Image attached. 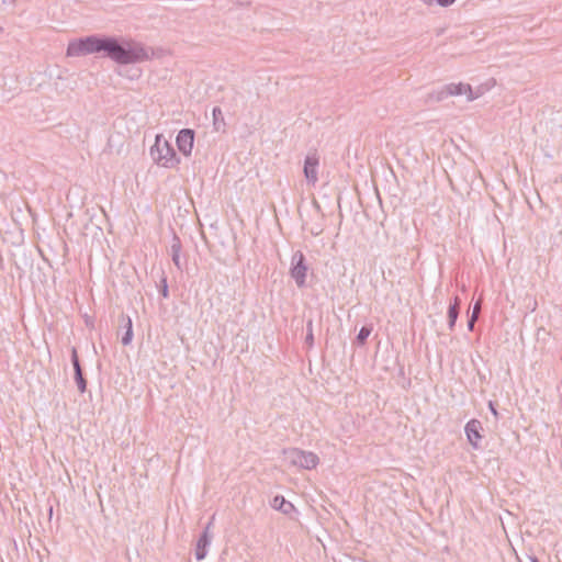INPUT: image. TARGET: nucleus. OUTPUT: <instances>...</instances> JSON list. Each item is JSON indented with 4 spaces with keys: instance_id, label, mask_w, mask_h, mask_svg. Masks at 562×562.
I'll return each mask as SVG.
<instances>
[{
    "instance_id": "nucleus-22",
    "label": "nucleus",
    "mask_w": 562,
    "mask_h": 562,
    "mask_svg": "<svg viewBox=\"0 0 562 562\" xmlns=\"http://www.w3.org/2000/svg\"><path fill=\"white\" fill-rule=\"evenodd\" d=\"M222 115V110L220 108H214L213 109V116H214V121L216 122L218 120V117Z\"/></svg>"
},
{
    "instance_id": "nucleus-4",
    "label": "nucleus",
    "mask_w": 562,
    "mask_h": 562,
    "mask_svg": "<svg viewBox=\"0 0 562 562\" xmlns=\"http://www.w3.org/2000/svg\"><path fill=\"white\" fill-rule=\"evenodd\" d=\"M308 267L305 263V257L301 250L295 251L291 257L290 276L299 288L306 283Z\"/></svg>"
},
{
    "instance_id": "nucleus-17",
    "label": "nucleus",
    "mask_w": 562,
    "mask_h": 562,
    "mask_svg": "<svg viewBox=\"0 0 562 562\" xmlns=\"http://www.w3.org/2000/svg\"><path fill=\"white\" fill-rule=\"evenodd\" d=\"M161 284H162V286H161V291H160V293H161V295H162L164 297H168V295H169V291H168V284H167V280H166V278H162V280H161Z\"/></svg>"
},
{
    "instance_id": "nucleus-14",
    "label": "nucleus",
    "mask_w": 562,
    "mask_h": 562,
    "mask_svg": "<svg viewBox=\"0 0 562 562\" xmlns=\"http://www.w3.org/2000/svg\"><path fill=\"white\" fill-rule=\"evenodd\" d=\"M132 339H133L132 321L130 317H127L126 331L124 333V335L122 337V344L124 346H127L132 342Z\"/></svg>"
},
{
    "instance_id": "nucleus-3",
    "label": "nucleus",
    "mask_w": 562,
    "mask_h": 562,
    "mask_svg": "<svg viewBox=\"0 0 562 562\" xmlns=\"http://www.w3.org/2000/svg\"><path fill=\"white\" fill-rule=\"evenodd\" d=\"M285 460L294 467L312 470L315 469L319 463V458L312 451L301 450L299 448H290L283 450Z\"/></svg>"
},
{
    "instance_id": "nucleus-16",
    "label": "nucleus",
    "mask_w": 562,
    "mask_h": 562,
    "mask_svg": "<svg viewBox=\"0 0 562 562\" xmlns=\"http://www.w3.org/2000/svg\"><path fill=\"white\" fill-rule=\"evenodd\" d=\"M447 91H448V87H447V85H446V86H443L441 89H439L438 91H436V92L434 93V98H435L437 101H442V100H445L446 98L450 97V95L447 93Z\"/></svg>"
},
{
    "instance_id": "nucleus-13",
    "label": "nucleus",
    "mask_w": 562,
    "mask_h": 562,
    "mask_svg": "<svg viewBox=\"0 0 562 562\" xmlns=\"http://www.w3.org/2000/svg\"><path fill=\"white\" fill-rule=\"evenodd\" d=\"M461 300L454 296L448 308V326L452 330L459 316Z\"/></svg>"
},
{
    "instance_id": "nucleus-25",
    "label": "nucleus",
    "mask_w": 562,
    "mask_h": 562,
    "mask_svg": "<svg viewBox=\"0 0 562 562\" xmlns=\"http://www.w3.org/2000/svg\"><path fill=\"white\" fill-rule=\"evenodd\" d=\"M425 4L431 5L436 0H422Z\"/></svg>"
},
{
    "instance_id": "nucleus-20",
    "label": "nucleus",
    "mask_w": 562,
    "mask_h": 562,
    "mask_svg": "<svg viewBox=\"0 0 562 562\" xmlns=\"http://www.w3.org/2000/svg\"><path fill=\"white\" fill-rule=\"evenodd\" d=\"M436 2L440 5V7H449L451 4H453L456 2V0H436Z\"/></svg>"
},
{
    "instance_id": "nucleus-26",
    "label": "nucleus",
    "mask_w": 562,
    "mask_h": 562,
    "mask_svg": "<svg viewBox=\"0 0 562 562\" xmlns=\"http://www.w3.org/2000/svg\"><path fill=\"white\" fill-rule=\"evenodd\" d=\"M530 562H539L538 558L535 555L529 557Z\"/></svg>"
},
{
    "instance_id": "nucleus-7",
    "label": "nucleus",
    "mask_w": 562,
    "mask_h": 562,
    "mask_svg": "<svg viewBox=\"0 0 562 562\" xmlns=\"http://www.w3.org/2000/svg\"><path fill=\"white\" fill-rule=\"evenodd\" d=\"M211 524L212 522H209L206 525L205 529L203 530V532L201 533L196 541L194 554L198 561H202L207 555L209 547L211 546L212 542V535L210 532Z\"/></svg>"
},
{
    "instance_id": "nucleus-28",
    "label": "nucleus",
    "mask_w": 562,
    "mask_h": 562,
    "mask_svg": "<svg viewBox=\"0 0 562 562\" xmlns=\"http://www.w3.org/2000/svg\"><path fill=\"white\" fill-rule=\"evenodd\" d=\"M240 3H243L244 0H238Z\"/></svg>"
},
{
    "instance_id": "nucleus-27",
    "label": "nucleus",
    "mask_w": 562,
    "mask_h": 562,
    "mask_svg": "<svg viewBox=\"0 0 562 562\" xmlns=\"http://www.w3.org/2000/svg\"><path fill=\"white\" fill-rule=\"evenodd\" d=\"M2 32H3V27H2V26H0V34H1Z\"/></svg>"
},
{
    "instance_id": "nucleus-8",
    "label": "nucleus",
    "mask_w": 562,
    "mask_h": 562,
    "mask_svg": "<svg viewBox=\"0 0 562 562\" xmlns=\"http://www.w3.org/2000/svg\"><path fill=\"white\" fill-rule=\"evenodd\" d=\"M482 423L474 418L469 420L464 427L467 439L474 449H479L480 447L479 442L482 439Z\"/></svg>"
},
{
    "instance_id": "nucleus-11",
    "label": "nucleus",
    "mask_w": 562,
    "mask_h": 562,
    "mask_svg": "<svg viewBox=\"0 0 562 562\" xmlns=\"http://www.w3.org/2000/svg\"><path fill=\"white\" fill-rule=\"evenodd\" d=\"M447 87H448L447 93L449 95H463V94H465L468 101H473V100H475L477 98L475 94H473L472 88L468 83H462V82H459V83H448Z\"/></svg>"
},
{
    "instance_id": "nucleus-15",
    "label": "nucleus",
    "mask_w": 562,
    "mask_h": 562,
    "mask_svg": "<svg viewBox=\"0 0 562 562\" xmlns=\"http://www.w3.org/2000/svg\"><path fill=\"white\" fill-rule=\"evenodd\" d=\"M371 328L368 326H362L358 333L357 341L359 345H364L366 340L371 334Z\"/></svg>"
},
{
    "instance_id": "nucleus-18",
    "label": "nucleus",
    "mask_w": 562,
    "mask_h": 562,
    "mask_svg": "<svg viewBox=\"0 0 562 562\" xmlns=\"http://www.w3.org/2000/svg\"><path fill=\"white\" fill-rule=\"evenodd\" d=\"M480 313H481V302L479 301L474 304L471 316H476V319H477L480 316Z\"/></svg>"
},
{
    "instance_id": "nucleus-19",
    "label": "nucleus",
    "mask_w": 562,
    "mask_h": 562,
    "mask_svg": "<svg viewBox=\"0 0 562 562\" xmlns=\"http://www.w3.org/2000/svg\"><path fill=\"white\" fill-rule=\"evenodd\" d=\"M311 327H312V322H310V323H308V328H310V330H308V334H307V336H306V342H307L310 346H312V345H313V341H314V337H313V333H312V328H311Z\"/></svg>"
},
{
    "instance_id": "nucleus-10",
    "label": "nucleus",
    "mask_w": 562,
    "mask_h": 562,
    "mask_svg": "<svg viewBox=\"0 0 562 562\" xmlns=\"http://www.w3.org/2000/svg\"><path fill=\"white\" fill-rule=\"evenodd\" d=\"M181 250H182L181 241L177 235H173L171 245H170V255H171L172 262L175 263V266L177 267V269L179 271H182L186 266V260H182V258H181Z\"/></svg>"
},
{
    "instance_id": "nucleus-12",
    "label": "nucleus",
    "mask_w": 562,
    "mask_h": 562,
    "mask_svg": "<svg viewBox=\"0 0 562 562\" xmlns=\"http://www.w3.org/2000/svg\"><path fill=\"white\" fill-rule=\"evenodd\" d=\"M271 506L276 510H279V512H281V513H283L285 515L291 514L295 509L293 504L291 502L286 501L281 495H277V496L273 497V499L271 502Z\"/></svg>"
},
{
    "instance_id": "nucleus-23",
    "label": "nucleus",
    "mask_w": 562,
    "mask_h": 562,
    "mask_svg": "<svg viewBox=\"0 0 562 562\" xmlns=\"http://www.w3.org/2000/svg\"><path fill=\"white\" fill-rule=\"evenodd\" d=\"M488 407H490L491 413H492L495 417H497L498 413H497V411H496V408H495V406H494V404H493L492 402H490Z\"/></svg>"
},
{
    "instance_id": "nucleus-2",
    "label": "nucleus",
    "mask_w": 562,
    "mask_h": 562,
    "mask_svg": "<svg viewBox=\"0 0 562 562\" xmlns=\"http://www.w3.org/2000/svg\"><path fill=\"white\" fill-rule=\"evenodd\" d=\"M149 156L153 162L161 168L172 169L180 164L171 143L161 134L156 135L155 143L149 148Z\"/></svg>"
},
{
    "instance_id": "nucleus-5",
    "label": "nucleus",
    "mask_w": 562,
    "mask_h": 562,
    "mask_svg": "<svg viewBox=\"0 0 562 562\" xmlns=\"http://www.w3.org/2000/svg\"><path fill=\"white\" fill-rule=\"evenodd\" d=\"M318 166L319 159L315 153L305 157L303 172L307 183L312 186L318 181Z\"/></svg>"
},
{
    "instance_id": "nucleus-21",
    "label": "nucleus",
    "mask_w": 562,
    "mask_h": 562,
    "mask_svg": "<svg viewBox=\"0 0 562 562\" xmlns=\"http://www.w3.org/2000/svg\"><path fill=\"white\" fill-rule=\"evenodd\" d=\"M476 316H470L469 321H468V329L469 330H473L474 329V325H475V322H476Z\"/></svg>"
},
{
    "instance_id": "nucleus-24",
    "label": "nucleus",
    "mask_w": 562,
    "mask_h": 562,
    "mask_svg": "<svg viewBox=\"0 0 562 562\" xmlns=\"http://www.w3.org/2000/svg\"><path fill=\"white\" fill-rule=\"evenodd\" d=\"M311 233H312V235L317 236L322 233V229L319 227L312 228Z\"/></svg>"
},
{
    "instance_id": "nucleus-6",
    "label": "nucleus",
    "mask_w": 562,
    "mask_h": 562,
    "mask_svg": "<svg viewBox=\"0 0 562 562\" xmlns=\"http://www.w3.org/2000/svg\"><path fill=\"white\" fill-rule=\"evenodd\" d=\"M176 143L182 155L190 156L194 145V131L190 128L181 130L177 135Z\"/></svg>"
},
{
    "instance_id": "nucleus-9",
    "label": "nucleus",
    "mask_w": 562,
    "mask_h": 562,
    "mask_svg": "<svg viewBox=\"0 0 562 562\" xmlns=\"http://www.w3.org/2000/svg\"><path fill=\"white\" fill-rule=\"evenodd\" d=\"M71 362L75 370V381L77 383L78 390L80 391V393H85L87 390V382L86 379L83 378L81 366L75 347L71 349Z\"/></svg>"
},
{
    "instance_id": "nucleus-1",
    "label": "nucleus",
    "mask_w": 562,
    "mask_h": 562,
    "mask_svg": "<svg viewBox=\"0 0 562 562\" xmlns=\"http://www.w3.org/2000/svg\"><path fill=\"white\" fill-rule=\"evenodd\" d=\"M66 55L68 57L98 55L117 65H133L149 59L148 49L139 42L122 36L95 34L70 41Z\"/></svg>"
}]
</instances>
